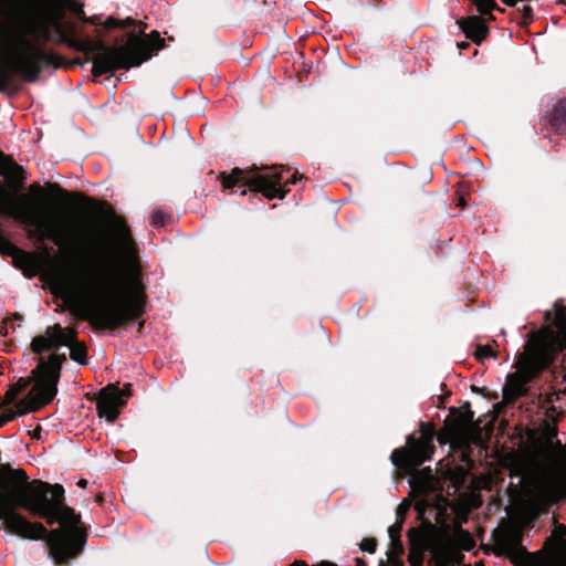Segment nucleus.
<instances>
[{"label":"nucleus","mask_w":566,"mask_h":566,"mask_svg":"<svg viewBox=\"0 0 566 566\" xmlns=\"http://www.w3.org/2000/svg\"><path fill=\"white\" fill-rule=\"evenodd\" d=\"M301 180H302V179H296V178L290 179V181H291L292 184H296V181H301Z\"/></svg>","instance_id":"nucleus-41"},{"label":"nucleus","mask_w":566,"mask_h":566,"mask_svg":"<svg viewBox=\"0 0 566 566\" xmlns=\"http://www.w3.org/2000/svg\"><path fill=\"white\" fill-rule=\"evenodd\" d=\"M391 547L386 555L401 556L403 554V546L399 538H390Z\"/></svg>","instance_id":"nucleus-19"},{"label":"nucleus","mask_w":566,"mask_h":566,"mask_svg":"<svg viewBox=\"0 0 566 566\" xmlns=\"http://www.w3.org/2000/svg\"><path fill=\"white\" fill-rule=\"evenodd\" d=\"M553 374L556 381L560 380L562 384H566V360L558 368L554 369Z\"/></svg>","instance_id":"nucleus-23"},{"label":"nucleus","mask_w":566,"mask_h":566,"mask_svg":"<svg viewBox=\"0 0 566 566\" xmlns=\"http://www.w3.org/2000/svg\"><path fill=\"white\" fill-rule=\"evenodd\" d=\"M25 170L22 165L13 160L11 156L0 151V176L1 177H24Z\"/></svg>","instance_id":"nucleus-13"},{"label":"nucleus","mask_w":566,"mask_h":566,"mask_svg":"<svg viewBox=\"0 0 566 566\" xmlns=\"http://www.w3.org/2000/svg\"><path fill=\"white\" fill-rule=\"evenodd\" d=\"M75 335L76 332L74 329L66 332L69 344L65 346L70 348V357L72 360L78 363L80 365H86V349L83 345L75 342Z\"/></svg>","instance_id":"nucleus-14"},{"label":"nucleus","mask_w":566,"mask_h":566,"mask_svg":"<svg viewBox=\"0 0 566 566\" xmlns=\"http://www.w3.org/2000/svg\"><path fill=\"white\" fill-rule=\"evenodd\" d=\"M4 187V182L0 181V189Z\"/></svg>","instance_id":"nucleus-43"},{"label":"nucleus","mask_w":566,"mask_h":566,"mask_svg":"<svg viewBox=\"0 0 566 566\" xmlns=\"http://www.w3.org/2000/svg\"><path fill=\"white\" fill-rule=\"evenodd\" d=\"M284 174L289 175V177H297V174H298V170L296 168H285V167H280V168H273V169H270L268 170L264 174H260L258 175L256 177H271V178H274V177H282Z\"/></svg>","instance_id":"nucleus-16"},{"label":"nucleus","mask_w":566,"mask_h":566,"mask_svg":"<svg viewBox=\"0 0 566 566\" xmlns=\"http://www.w3.org/2000/svg\"><path fill=\"white\" fill-rule=\"evenodd\" d=\"M345 186L350 190L352 189V186L348 185V184H345Z\"/></svg>","instance_id":"nucleus-42"},{"label":"nucleus","mask_w":566,"mask_h":566,"mask_svg":"<svg viewBox=\"0 0 566 566\" xmlns=\"http://www.w3.org/2000/svg\"><path fill=\"white\" fill-rule=\"evenodd\" d=\"M138 248L125 222L114 216L106 262L80 285L78 295H69L70 312L98 327L116 328L138 317L143 300L128 294L127 281L137 275Z\"/></svg>","instance_id":"nucleus-1"},{"label":"nucleus","mask_w":566,"mask_h":566,"mask_svg":"<svg viewBox=\"0 0 566 566\" xmlns=\"http://www.w3.org/2000/svg\"><path fill=\"white\" fill-rule=\"evenodd\" d=\"M410 566H422V552L415 547L411 548L408 556Z\"/></svg>","instance_id":"nucleus-20"},{"label":"nucleus","mask_w":566,"mask_h":566,"mask_svg":"<svg viewBox=\"0 0 566 566\" xmlns=\"http://www.w3.org/2000/svg\"><path fill=\"white\" fill-rule=\"evenodd\" d=\"M32 198H25L18 210L19 219L33 227L40 235H48L53 229L51 199L38 184L30 187Z\"/></svg>","instance_id":"nucleus-4"},{"label":"nucleus","mask_w":566,"mask_h":566,"mask_svg":"<svg viewBox=\"0 0 566 566\" xmlns=\"http://www.w3.org/2000/svg\"><path fill=\"white\" fill-rule=\"evenodd\" d=\"M69 0H0V91L19 75L38 80L50 61L43 42L61 34L60 19Z\"/></svg>","instance_id":"nucleus-2"},{"label":"nucleus","mask_w":566,"mask_h":566,"mask_svg":"<svg viewBox=\"0 0 566 566\" xmlns=\"http://www.w3.org/2000/svg\"><path fill=\"white\" fill-rule=\"evenodd\" d=\"M557 447L562 448V444L559 441L556 442Z\"/></svg>","instance_id":"nucleus-45"},{"label":"nucleus","mask_w":566,"mask_h":566,"mask_svg":"<svg viewBox=\"0 0 566 566\" xmlns=\"http://www.w3.org/2000/svg\"><path fill=\"white\" fill-rule=\"evenodd\" d=\"M463 184L462 182H459L458 184V191H459V196H458V205L459 206H465V199H464V196L461 193L462 189H463Z\"/></svg>","instance_id":"nucleus-29"},{"label":"nucleus","mask_w":566,"mask_h":566,"mask_svg":"<svg viewBox=\"0 0 566 566\" xmlns=\"http://www.w3.org/2000/svg\"><path fill=\"white\" fill-rule=\"evenodd\" d=\"M401 530L400 524H394L388 527V535L390 538H399V532Z\"/></svg>","instance_id":"nucleus-26"},{"label":"nucleus","mask_w":566,"mask_h":566,"mask_svg":"<svg viewBox=\"0 0 566 566\" xmlns=\"http://www.w3.org/2000/svg\"><path fill=\"white\" fill-rule=\"evenodd\" d=\"M166 214L161 211H155L151 214V223L155 227H163L165 224Z\"/></svg>","instance_id":"nucleus-25"},{"label":"nucleus","mask_w":566,"mask_h":566,"mask_svg":"<svg viewBox=\"0 0 566 566\" xmlns=\"http://www.w3.org/2000/svg\"><path fill=\"white\" fill-rule=\"evenodd\" d=\"M472 421H473V412L470 411L469 417H468V422H472Z\"/></svg>","instance_id":"nucleus-39"},{"label":"nucleus","mask_w":566,"mask_h":566,"mask_svg":"<svg viewBox=\"0 0 566 566\" xmlns=\"http://www.w3.org/2000/svg\"><path fill=\"white\" fill-rule=\"evenodd\" d=\"M461 25L467 36L473 41H481L486 35V27L481 17H471L464 20Z\"/></svg>","instance_id":"nucleus-11"},{"label":"nucleus","mask_w":566,"mask_h":566,"mask_svg":"<svg viewBox=\"0 0 566 566\" xmlns=\"http://www.w3.org/2000/svg\"><path fill=\"white\" fill-rule=\"evenodd\" d=\"M359 546L363 552L373 554L376 551V541L371 538L364 539Z\"/></svg>","instance_id":"nucleus-24"},{"label":"nucleus","mask_w":566,"mask_h":566,"mask_svg":"<svg viewBox=\"0 0 566 566\" xmlns=\"http://www.w3.org/2000/svg\"><path fill=\"white\" fill-rule=\"evenodd\" d=\"M551 365V357L549 354H542L539 361H538V368H546Z\"/></svg>","instance_id":"nucleus-27"},{"label":"nucleus","mask_w":566,"mask_h":566,"mask_svg":"<svg viewBox=\"0 0 566 566\" xmlns=\"http://www.w3.org/2000/svg\"><path fill=\"white\" fill-rule=\"evenodd\" d=\"M523 12H524L525 17H530L532 13V8L526 6V7H524Z\"/></svg>","instance_id":"nucleus-35"},{"label":"nucleus","mask_w":566,"mask_h":566,"mask_svg":"<svg viewBox=\"0 0 566 566\" xmlns=\"http://www.w3.org/2000/svg\"><path fill=\"white\" fill-rule=\"evenodd\" d=\"M134 21L128 18L126 20H117V19H114V18H108L104 24L106 28L108 29H113V28H126L128 25H130Z\"/></svg>","instance_id":"nucleus-18"},{"label":"nucleus","mask_w":566,"mask_h":566,"mask_svg":"<svg viewBox=\"0 0 566 566\" xmlns=\"http://www.w3.org/2000/svg\"><path fill=\"white\" fill-rule=\"evenodd\" d=\"M392 175H397V176H400V177H403L407 175V169L405 168H398L397 170L392 171L391 172Z\"/></svg>","instance_id":"nucleus-33"},{"label":"nucleus","mask_w":566,"mask_h":566,"mask_svg":"<svg viewBox=\"0 0 566 566\" xmlns=\"http://www.w3.org/2000/svg\"><path fill=\"white\" fill-rule=\"evenodd\" d=\"M407 442L410 444L409 449H396L390 454L391 463L396 468H402L405 464L418 467L430 459L427 447L416 442L413 437L408 436Z\"/></svg>","instance_id":"nucleus-8"},{"label":"nucleus","mask_w":566,"mask_h":566,"mask_svg":"<svg viewBox=\"0 0 566 566\" xmlns=\"http://www.w3.org/2000/svg\"><path fill=\"white\" fill-rule=\"evenodd\" d=\"M77 485H78L80 488H86V485H87V481H86V480H84V479H81V480L77 482Z\"/></svg>","instance_id":"nucleus-36"},{"label":"nucleus","mask_w":566,"mask_h":566,"mask_svg":"<svg viewBox=\"0 0 566 566\" xmlns=\"http://www.w3.org/2000/svg\"><path fill=\"white\" fill-rule=\"evenodd\" d=\"M242 174H243V171L241 169L234 168L233 171H232V175H226L224 172H222L219 177H222V178H226V177H239Z\"/></svg>","instance_id":"nucleus-30"},{"label":"nucleus","mask_w":566,"mask_h":566,"mask_svg":"<svg viewBox=\"0 0 566 566\" xmlns=\"http://www.w3.org/2000/svg\"><path fill=\"white\" fill-rule=\"evenodd\" d=\"M357 563H358L360 566H365L364 560H363V559H360V558H357Z\"/></svg>","instance_id":"nucleus-40"},{"label":"nucleus","mask_w":566,"mask_h":566,"mask_svg":"<svg viewBox=\"0 0 566 566\" xmlns=\"http://www.w3.org/2000/svg\"><path fill=\"white\" fill-rule=\"evenodd\" d=\"M400 557L401 556L387 555V560L380 559L378 566H403Z\"/></svg>","instance_id":"nucleus-22"},{"label":"nucleus","mask_w":566,"mask_h":566,"mask_svg":"<svg viewBox=\"0 0 566 566\" xmlns=\"http://www.w3.org/2000/svg\"><path fill=\"white\" fill-rule=\"evenodd\" d=\"M481 15H488L495 7L494 0H472ZM520 0H503L510 7H514Z\"/></svg>","instance_id":"nucleus-15"},{"label":"nucleus","mask_w":566,"mask_h":566,"mask_svg":"<svg viewBox=\"0 0 566 566\" xmlns=\"http://www.w3.org/2000/svg\"><path fill=\"white\" fill-rule=\"evenodd\" d=\"M430 553H431L430 563L433 564L432 566H449L448 558L441 549L432 547V548H430Z\"/></svg>","instance_id":"nucleus-17"},{"label":"nucleus","mask_w":566,"mask_h":566,"mask_svg":"<svg viewBox=\"0 0 566 566\" xmlns=\"http://www.w3.org/2000/svg\"><path fill=\"white\" fill-rule=\"evenodd\" d=\"M475 355L480 359L488 358V357H494V358L496 357L494 350L489 346H479L476 348Z\"/></svg>","instance_id":"nucleus-21"},{"label":"nucleus","mask_w":566,"mask_h":566,"mask_svg":"<svg viewBox=\"0 0 566 566\" xmlns=\"http://www.w3.org/2000/svg\"><path fill=\"white\" fill-rule=\"evenodd\" d=\"M525 390V381L515 374L507 375L506 382L503 386V397L506 400H514Z\"/></svg>","instance_id":"nucleus-12"},{"label":"nucleus","mask_w":566,"mask_h":566,"mask_svg":"<svg viewBox=\"0 0 566 566\" xmlns=\"http://www.w3.org/2000/svg\"><path fill=\"white\" fill-rule=\"evenodd\" d=\"M291 566H307L304 563L301 562H294ZM324 566H333L332 564H325Z\"/></svg>","instance_id":"nucleus-37"},{"label":"nucleus","mask_w":566,"mask_h":566,"mask_svg":"<svg viewBox=\"0 0 566 566\" xmlns=\"http://www.w3.org/2000/svg\"><path fill=\"white\" fill-rule=\"evenodd\" d=\"M424 175H432V171H426Z\"/></svg>","instance_id":"nucleus-44"},{"label":"nucleus","mask_w":566,"mask_h":566,"mask_svg":"<svg viewBox=\"0 0 566 566\" xmlns=\"http://www.w3.org/2000/svg\"><path fill=\"white\" fill-rule=\"evenodd\" d=\"M559 106L562 107L563 112L566 114V101H560Z\"/></svg>","instance_id":"nucleus-38"},{"label":"nucleus","mask_w":566,"mask_h":566,"mask_svg":"<svg viewBox=\"0 0 566 566\" xmlns=\"http://www.w3.org/2000/svg\"><path fill=\"white\" fill-rule=\"evenodd\" d=\"M472 164H473V167L476 169V171H475L476 174L483 171V165L479 159H473Z\"/></svg>","instance_id":"nucleus-31"},{"label":"nucleus","mask_w":566,"mask_h":566,"mask_svg":"<svg viewBox=\"0 0 566 566\" xmlns=\"http://www.w3.org/2000/svg\"><path fill=\"white\" fill-rule=\"evenodd\" d=\"M566 485V476L564 474H555L543 481L537 490L539 500H548L557 496Z\"/></svg>","instance_id":"nucleus-10"},{"label":"nucleus","mask_w":566,"mask_h":566,"mask_svg":"<svg viewBox=\"0 0 566 566\" xmlns=\"http://www.w3.org/2000/svg\"><path fill=\"white\" fill-rule=\"evenodd\" d=\"M66 332L59 325L49 326L46 335H40L32 339V350L36 354L48 352L52 348L59 349L62 345H67Z\"/></svg>","instance_id":"nucleus-9"},{"label":"nucleus","mask_w":566,"mask_h":566,"mask_svg":"<svg viewBox=\"0 0 566 566\" xmlns=\"http://www.w3.org/2000/svg\"><path fill=\"white\" fill-rule=\"evenodd\" d=\"M39 394L36 397H31L30 400L20 399L17 400V396L20 389L12 388L6 394L7 402L14 403L18 410H4L0 415V426H4L9 421L13 420L19 416H23L29 411L39 409L40 407L49 403L53 400L57 392L56 379H45L38 385Z\"/></svg>","instance_id":"nucleus-5"},{"label":"nucleus","mask_w":566,"mask_h":566,"mask_svg":"<svg viewBox=\"0 0 566 566\" xmlns=\"http://www.w3.org/2000/svg\"><path fill=\"white\" fill-rule=\"evenodd\" d=\"M119 391H120L123 399H124V397L130 396L132 395V384L130 382L125 384L122 389L119 388Z\"/></svg>","instance_id":"nucleus-28"},{"label":"nucleus","mask_w":566,"mask_h":566,"mask_svg":"<svg viewBox=\"0 0 566 566\" xmlns=\"http://www.w3.org/2000/svg\"><path fill=\"white\" fill-rule=\"evenodd\" d=\"M4 181H12L10 182V185L12 186H23V182L25 179L23 178H20V179H3Z\"/></svg>","instance_id":"nucleus-32"},{"label":"nucleus","mask_w":566,"mask_h":566,"mask_svg":"<svg viewBox=\"0 0 566 566\" xmlns=\"http://www.w3.org/2000/svg\"><path fill=\"white\" fill-rule=\"evenodd\" d=\"M223 190L245 196L248 192H261L269 199H283L285 191L281 179H219Z\"/></svg>","instance_id":"nucleus-6"},{"label":"nucleus","mask_w":566,"mask_h":566,"mask_svg":"<svg viewBox=\"0 0 566 566\" xmlns=\"http://www.w3.org/2000/svg\"><path fill=\"white\" fill-rule=\"evenodd\" d=\"M126 403L116 385H108L99 391L96 409L101 418L114 422L119 416V409Z\"/></svg>","instance_id":"nucleus-7"},{"label":"nucleus","mask_w":566,"mask_h":566,"mask_svg":"<svg viewBox=\"0 0 566 566\" xmlns=\"http://www.w3.org/2000/svg\"><path fill=\"white\" fill-rule=\"evenodd\" d=\"M51 359L53 363L60 365L65 359V357L60 359L57 356L53 355V356H51Z\"/></svg>","instance_id":"nucleus-34"},{"label":"nucleus","mask_w":566,"mask_h":566,"mask_svg":"<svg viewBox=\"0 0 566 566\" xmlns=\"http://www.w3.org/2000/svg\"><path fill=\"white\" fill-rule=\"evenodd\" d=\"M95 45L101 51L93 59V72L101 75L117 69L140 65L150 59L154 51L163 46V39L157 32H153L145 39L132 35L120 48H103L99 43Z\"/></svg>","instance_id":"nucleus-3"}]
</instances>
